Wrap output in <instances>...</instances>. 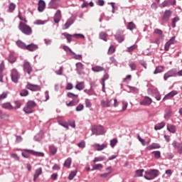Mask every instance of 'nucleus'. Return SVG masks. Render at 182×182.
Masks as SVG:
<instances>
[{"instance_id":"1","label":"nucleus","mask_w":182,"mask_h":182,"mask_svg":"<svg viewBox=\"0 0 182 182\" xmlns=\"http://www.w3.org/2000/svg\"><path fill=\"white\" fill-rule=\"evenodd\" d=\"M18 29L22 32V33H24V35H32V28L25 22L19 23Z\"/></svg>"},{"instance_id":"2","label":"nucleus","mask_w":182,"mask_h":182,"mask_svg":"<svg viewBox=\"0 0 182 182\" xmlns=\"http://www.w3.org/2000/svg\"><path fill=\"white\" fill-rule=\"evenodd\" d=\"M33 107H36V102L32 100H29L27 102L23 110L27 114H30L31 113H33Z\"/></svg>"},{"instance_id":"3","label":"nucleus","mask_w":182,"mask_h":182,"mask_svg":"<svg viewBox=\"0 0 182 182\" xmlns=\"http://www.w3.org/2000/svg\"><path fill=\"white\" fill-rule=\"evenodd\" d=\"M92 134H95V136H100L102 134H105V127H103V126L102 125H92Z\"/></svg>"},{"instance_id":"4","label":"nucleus","mask_w":182,"mask_h":182,"mask_svg":"<svg viewBox=\"0 0 182 182\" xmlns=\"http://www.w3.org/2000/svg\"><path fill=\"white\" fill-rule=\"evenodd\" d=\"M145 174L148 175L144 176V178H146V180H153L159 176V170L150 169L149 171H146L145 172Z\"/></svg>"},{"instance_id":"5","label":"nucleus","mask_w":182,"mask_h":182,"mask_svg":"<svg viewBox=\"0 0 182 182\" xmlns=\"http://www.w3.org/2000/svg\"><path fill=\"white\" fill-rule=\"evenodd\" d=\"M23 69L26 73H28V75H31V73L33 72V69L32 68V65H31V63L26 60L23 62Z\"/></svg>"},{"instance_id":"6","label":"nucleus","mask_w":182,"mask_h":182,"mask_svg":"<svg viewBox=\"0 0 182 182\" xmlns=\"http://www.w3.org/2000/svg\"><path fill=\"white\" fill-rule=\"evenodd\" d=\"M11 80L14 82V83H18V82H19V72H18V70L16 69H13L11 70Z\"/></svg>"},{"instance_id":"7","label":"nucleus","mask_w":182,"mask_h":182,"mask_svg":"<svg viewBox=\"0 0 182 182\" xmlns=\"http://www.w3.org/2000/svg\"><path fill=\"white\" fill-rule=\"evenodd\" d=\"M26 87V89H28V90H31V92H38L41 90V86L38 85L31 84L29 82H28Z\"/></svg>"},{"instance_id":"8","label":"nucleus","mask_w":182,"mask_h":182,"mask_svg":"<svg viewBox=\"0 0 182 182\" xmlns=\"http://www.w3.org/2000/svg\"><path fill=\"white\" fill-rule=\"evenodd\" d=\"M153 102L151 98L149 97H145L140 102L141 106H150L151 103Z\"/></svg>"},{"instance_id":"9","label":"nucleus","mask_w":182,"mask_h":182,"mask_svg":"<svg viewBox=\"0 0 182 182\" xmlns=\"http://www.w3.org/2000/svg\"><path fill=\"white\" fill-rule=\"evenodd\" d=\"M92 147L97 151H102V150H105V149H107V144H103L102 145L99 144H94Z\"/></svg>"},{"instance_id":"10","label":"nucleus","mask_w":182,"mask_h":182,"mask_svg":"<svg viewBox=\"0 0 182 182\" xmlns=\"http://www.w3.org/2000/svg\"><path fill=\"white\" fill-rule=\"evenodd\" d=\"M24 151H26L33 156H36L37 157H45V154H43V152H38L31 149H24Z\"/></svg>"},{"instance_id":"11","label":"nucleus","mask_w":182,"mask_h":182,"mask_svg":"<svg viewBox=\"0 0 182 182\" xmlns=\"http://www.w3.org/2000/svg\"><path fill=\"white\" fill-rule=\"evenodd\" d=\"M76 66V72H77V73L79 75H82V73H83V70H85V65H83V63L78 62L75 64Z\"/></svg>"},{"instance_id":"12","label":"nucleus","mask_w":182,"mask_h":182,"mask_svg":"<svg viewBox=\"0 0 182 182\" xmlns=\"http://www.w3.org/2000/svg\"><path fill=\"white\" fill-rule=\"evenodd\" d=\"M60 2V0H51L49 3V7L51 9H58L59 7V3Z\"/></svg>"},{"instance_id":"13","label":"nucleus","mask_w":182,"mask_h":182,"mask_svg":"<svg viewBox=\"0 0 182 182\" xmlns=\"http://www.w3.org/2000/svg\"><path fill=\"white\" fill-rule=\"evenodd\" d=\"M169 5H176V0H165L160 4V7L166 8V6H169Z\"/></svg>"},{"instance_id":"14","label":"nucleus","mask_w":182,"mask_h":182,"mask_svg":"<svg viewBox=\"0 0 182 182\" xmlns=\"http://www.w3.org/2000/svg\"><path fill=\"white\" fill-rule=\"evenodd\" d=\"M101 106L102 107H112V100H104L101 101Z\"/></svg>"},{"instance_id":"15","label":"nucleus","mask_w":182,"mask_h":182,"mask_svg":"<svg viewBox=\"0 0 182 182\" xmlns=\"http://www.w3.org/2000/svg\"><path fill=\"white\" fill-rule=\"evenodd\" d=\"M60 19H62V13L60 10H58L54 16V22L55 23H59Z\"/></svg>"},{"instance_id":"16","label":"nucleus","mask_w":182,"mask_h":182,"mask_svg":"<svg viewBox=\"0 0 182 182\" xmlns=\"http://www.w3.org/2000/svg\"><path fill=\"white\" fill-rule=\"evenodd\" d=\"M94 86L91 85L90 90H85L84 92L88 95V96H97V94H96V92H95V90L93 89Z\"/></svg>"},{"instance_id":"17","label":"nucleus","mask_w":182,"mask_h":182,"mask_svg":"<svg viewBox=\"0 0 182 182\" xmlns=\"http://www.w3.org/2000/svg\"><path fill=\"white\" fill-rule=\"evenodd\" d=\"M172 146L174 147V149H177L179 154H182V143L177 144V141H174L172 143Z\"/></svg>"},{"instance_id":"18","label":"nucleus","mask_w":182,"mask_h":182,"mask_svg":"<svg viewBox=\"0 0 182 182\" xmlns=\"http://www.w3.org/2000/svg\"><path fill=\"white\" fill-rule=\"evenodd\" d=\"M36 49H38V45L34 43H31L26 46V50H29V52H33L36 50Z\"/></svg>"},{"instance_id":"19","label":"nucleus","mask_w":182,"mask_h":182,"mask_svg":"<svg viewBox=\"0 0 182 182\" xmlns=\"http://www.w3.org/2000/svg\"><path fill=\"white\" fill-rule=\"evenodd\" d=\"M45 8H46V4L43 0H40L38 2V10L39 12H43V11H45Z\"/></svg>"},{"instance_id":"20","label":"nucleus","mask_w":182,"mask_h":182,"mask_svg":"<svg viewBox=\"0 0 182 182\" xmlns=\"http://www.w3.org/2000/svg\"><path fill=\"white\" fill-rule=\"evenodd\" d=\"M178 92L177 91H172L167 94L163 99V100H168V99H173L176 95H177Z\"/></svg>"},{"instance_id":"21","label":"nucleus","mask_w":182,"mask_h":182,"mask_svg":"<svg viewBox=\"0 0 182 182\" xmlns=\"http://www.w3.org/2000/svg\"><path fill=\"white\" fill-rule=\"evenodd\" d=\"M42 174V168H38L36 170V172L33 176V181H36L39 176Z\"/></svg>"},{"instance_id":"22","label":"nucleus","mask_w":182,"mask_h":182,"mask_svg":"<svg viewBox=\"0 0 182 182\" xmlns=\"http://www.w3.org/2000/svg\"><path fill=\"white\" fill-rule=\"evenodd\" d=\"M171 15H173V11H171V10H166L164 14V19H165L166 21H168Z\"/></svg>"},{"instance_id":"23","label":"nucleus","mask_w":182,"mask_h":182,"mask_svg":"<svg viewBox=\"0 0 182 182\" xmlns=\"http://www.w3.org/2000/svg\"><path fill=\"white\" fill-rule=\"evenodd\" d=\"M160 147H161L160 144L153 143L146 147V150H154L155 149H160Z\"/></svg>"},{"instance_id":"24","label":"nucleus","mask_w":182,"mask_h":182,"mask_svg":"<svg viewBox=\"0 0 182 182\" xmlns=\"http://www.w3.org/2000/svg\"><path fill=\"white\" fill-rule=\"evenodd\" d=\"M16 44L17 45V46L18 48H20L21 49H23V50H26V44L21 41V40H18L16 42Z\"/></svg>"},{"instance_id":"25","label":"nucleus","mask_w":182,"mask_h":182,"mask_svg":"<svg viewBox=\"0 0 182 182\" xmlns=\"http://www.w3.org/2000/svg\"><path fill=\"white\" fill-rule=\"evenodd\" d=\"M63 36H65V39H67L68 43H70L72 42V38H73V35L69 34L68 33H63Z\"/></svg>"},{"instance_id":"26","label":"nucleus","mask_w":182,"mask_h":182,"mask_svg":"<svg viewBox=\"0 0 182 182\" xmlns=\"http://www.w3.org/2000/svg\"><path fill=\"white\" fill-rule=\"evenodd\" d=\"M79 102H80L79 99H76L75 100H73L69 103H67L66 106H68V107H72L73 106H76V105H77Z\"/></svg>"},{"instance_id":"27","label":"nucleus","mask_w":182,"mask_h":182,"mask_svg":"<svg viewBox=\"0 0 182 182\" xmlns=\"http://www.w3.org/2000/svg\"><path fill=\"white\" fill-rule=\"evenodd\" d=\"M92 72L99 73V72H103L105 70V68L102 66H94L92 68Z\"/></svg>"},{"instance_id":"28","label":"nucleus","mask_w":182,"mask_h":182,"mask_svg":"<svg viewBox=\"0 0 182 182\" xmlns=\"http://www.w3.org/2000/svg\"><path fill=\"white\" fill-rule=\"evenodd\" d=\"M73 18H69L64 25L63 29H69L71 25H73Z\"/></svg>"},{"instance_id":"29","label":"nucleus","mask_w":182,"mask_h":182,"mask_svg":"<svg viewBox=\"0 0 182 182\" xmlns=\"http://www.w3.org/2000/svg\"><path fill=\"white\" fill-rule=\"evenodd\" d=\"M167 130L169 131L170 133H176V125H173L171 124H168L167 125Z\"/></svg>"},{"instance_id":"30","label":"nucleus","mask_w":182,"mask_h":182,"mask_svg":"<svg viewBox=\"0 0 182 182\" xmlns=\"http://www.w3.org/2000/svg\"><path fill=\"white\" fill-rule=\"evenodd\" d=\"M154 33H156V35H159L160 37V39L163 40L164 38V35L163 34V31L159 28H156L154 31Z\"/></svg>"},{"instance_id":"31","label":"nucleus","mask_w":182,"mask_h":182,"mask_svg":"<svg viewBox=\"0 0 182 182\" xmlns=\"http://www.w3.org/2000/svg\"><path fill=\"white\" fill-rule=\"evenodd\" d=\"M67 96L70 99H73V100H76V99H79V95H75L73 92H68L67 94Z\"/></svg>"},{"instance_id":"32","label":"nucleus","mask_w":182,"mask_h":182,"mask_svg":"<svg viewBox=\"0 0 182 182\" xmlns=\"http://www.w3.org/2000/svg\"><path fill=\"white\" fill-rule=\"evenodd\" d=\"M75 89H77V90H83V89H85V82H81L75 85Z\"/></svg>"},{"instance_id":"33","label":"nucleus","mask_w":182,"mask_h":182,"mask_svg":"<svg viewBox=\"0 0 182 182\" xmlns=\"http://www.w3.org/2000/svg\"><path fill=\"white\" fill-rule=\"evenodd\" d=\"M100 39H102V41H105V42H107V33L105 32H101L100 33Z\"/></svg>"},{"instance_id":"34","label":"nucleus","mask_w":182,"mask_h":182,"mask_svg":"<svg viewBox=\"0 0 182 182\" xmlns=\"http://www.w3.org/2000/svg\"><path fill=\"white\" fill-rule=\"evenodd\" d=\"M71 165H72V159L71 158L67 159L64 163V167H67L68 168H70Z\"/></svg>"},{"instance_id":"35","label":"nucleus","mask_w":182,"mask_h":182,"mask_svg":"<svg viewBox=\"0 0 182 182\" xmlns=\"http://www.w3.org/2000/svg\"><path fill=\"white\" fill-rule=\"evenodd\" d=\"M49 150H50V153H51L53 156H55L56 154V152L58 151V149H56V147H55V146L53 145H50L49 146Z\"/></svg>"},{"instance_id":"36","label":"nucleus","mask_w":182,"mask_h":182,"mask_svg":"<svg viewBox=\"0 0 182 182\" xmlns=\"http://www.w3.org/2000/svg\"><path fill=\"white\" fill-rule=\"evenodd\" d=\"M3 109H8L9 110H11V109H14V107L11 105L9 102H6L4 104H2Z\"/></svg>"},{"instance_id":"37","label":"nucleus","mask_w":182,"mask_h":182,"mask_svg":"<svg viewBox=\"0 0 182 182\" xmlns=\"http://www.w3.org/2000/svg\"><path fill=\"white\" fill-rule=\"evenodd\" d=\"M166 126V122H161L156 125H155L154 129L155 130H161V129H163Z\"/></svg>"},{"instance_id":"38","label":"nucleus","mask_w":182,"mask_h":182,"mask_svg":"<svg viewBox=\"0 0 182 182\" xmlns=\"http://www.w3.org/2000/svg\"><path fill=\"white\" fill-rule=\"evenodd\" d=\"M161 72H164V67L163 66H158L155 71H154V75H157V73H161Z\"/></svg>"},{"instance_id":"39","label":"nucleus","mask_w":182,"mask_h":182,"mask_svg":"<svg viewBox=\"0 0 182 182\" xmlns=\"http://www.w3.org/2000/svg\"><path fill=\"white\" fill-rule=\"evenodd\" d=\"M178 21H180V17L178 16H176L172 19V23H171L172 28H176V23H177Z\"/></svg>"},{"instance_id":"40","label":"nucleus","mask_w":182,"mask_h":182,"mask_svg":"<svg viewBox=\"0 0 182 182\" xmlns=\"http://www.w3.org/2000/svg\"><path fill=\"white\" fill-rule=\"evenodd\" d=\"M28 95H29V91H28L27 90L24 89L20 92V96H21L23 97H25Z\"/></svg>"},{"instance_id":"41","label":"nucleus","mask_w":182,"mask_h":182,"mask_svg":"<svg viewBox=\"0 0 182 182\" xmlns=\"http://www.w3.org/2000/svg\"><path fill=\"white\" fill-rule=\"evenodd\" d=\"M122 112H126V110L127 109V107L129 106V103H127V102L126 101H122Z\"/></svg>"},{"instance_id":"42","label":"nucleus","mask_w":182,"mask_h":182,"mask_svg":"<svg viewBox=\"0 0 182 182\" xmlns=\"http://www.w3.org/2000/svg\"><path fill=\"white\" fill-rule=\"evenodd\" d=\"M129 66L131 68L132 70H136L137 68V65H136V63L132 61L129 63Z\"/></svg>"},{"instance_id":"43","label":"nucleus","mask_w":182,"mask_h":182,"mask_svg":"<svg viewBox=\"0 0 182 182\" xmlns=\"http://www.w3.org/2000/svg\"><path fill=\"white\" fill-rule=\"evenodd\" d=\"M73 36L75 38V39H85V36L80 33L73 34Z\"/></svg>"},{"instance_id":"44","label":"nucleus","mask_w":182,"mask_h":182,"mask_svg":"<svg viewBox=\"0 0 182 182\" xmlns=\"http://www.w3.org/2000/svg\"><path fill=\"white\" fill-rule=\"evenodd\" d=\"M152 154H154L155 159H160L161 157V152L160 151H152Z\"/></svg>"},{"instance_id":"45","label":"nucleus","mask_w":182,"mask_h":182,"mask_svg":"<svg viewBox=\"0 0 182 182\" xmlns=\"http://www.w3.org/2000/svg\"><path fill=\"white\" fill-rule=\"evenodd\" d=\"M92 168V170H102L103 165H102V164H95Z\"/></svg>"},{"instance_id":"46","label":"nucleus","mask_w":182,"mask_h":182,"mask_svg":"<svg viewBox=\"0 0 182 182\" xmlns=\"http://www.w3.org/2000/svg\"><path fill=\"white\" fill-rule=\"evenodd\" d=\"M15 8H16V5H15V4H14V3H11L9 5V12H14V11H15Z\"/></svg>"},{"instance_id":"47","label":"nucleus","mask_w":182,"mask_h":182,"mask_svg":"<svg viewBox=\"0 0 182 182\" xmlns=\"http://www.w3.org/2000/svg\"><path fill=\"white\" fill-rule=\"evenodd\" d=\"M128 29H129V31H133V29H136V24H134V23L133 22H129L128 24Z\"/></svg>"},{"instance_id":"48","label":"nucleus","mask_w":182,"mask_h":182,"mask_svg":"<svg viewBox=\"0 0 182 182\" xmlns=\"http://www.w3.org/2000/svg\"><path fill=\"white\" fill-rule=\"evenodd\" d=\"M107 79H109V74L106 73L102 79L101 85H103L105 86V83L106 80H107Z\"/></svg>"},{"instance_id":"49","label":"nucleus","mask_w":182,"mask_h":182,"mask_svg":"<svg viewBox=\"0 0 182 182\" xmlns=\"http://www.w3.org/2000/svg\"><path fill=\"white\" fill-rule=\"evenodd\" d=\"M105 160V156L95 157L93 160V163H97V161H103Z\"/></svg>"},{"instance_id":"50","label":"nucleus","mask_w":182,"mask_h":182,"mask_svg":"<svg viewBox=\"0 0 182 182\" xmlns=\"http://www.w3.org/2000/svg\"><path fill=\"white\" fill-rule=\"evenodd\" d=\"M135 49H137V45H133L127 48V51L130 53V52H133V50H134Z\"/></svg>"},{"instance_id":"51","label":"nucleus","mask_w":182,"mask_h":182,"mask_svg":"<svg viewBox=\"0 0 182 182\" xmlns=\"http://www.w3.org/2000/svg\"><path fill=\"white\" fill-rule=\"evenodd\" d=\"M115 50H116V48H114V46H110V47L108 50V54L112 55V53H114Z\"/></svg>"},{"instance_id":"52","label":"nucleus","mask_w":182,"mask_h":182,"mask_svg":"<svg viewBox=\"0 0 182 182\" xmlns=\"http://www.w3.org/2000/svg\"><path fill=\"white\" fill-rule=\"evenodd\" d=\"M143 173H144V169H139V170L136 171V174L137 177H142Z\"/></svg>"},{"instance_id":"53","label":"nucleus","mask_w":182,"mask_h":182,"mask_svg":"<svg viewBox=\"0 0 182 182\" xmlns=\"http://www.w3.org/2000/svg\"><path fill=\"white\" fill-rule=\"evenodd\" d=\"M63 48L64 49V50H65V52H70V53L75 55V52H73L72 49H70L68 46H63Z\"/></svg>"},{"instance_id":"54","label":"nucleus","mask_w":182,"mask_h":182,"mask_svg":"<svg viewBox=\"0 0 182 182\" xmlns=\"http://www.w3.org/2000/svg\"><path fill=\"white\" fill-rule=\"evenodd\" d=\"M9 62H10V63H15V62H16V57L10 55L9 58Z\"/></svg>"},{"instance_id":"55","label":"nucleus","mask_w":182,"mask_h":182,"mask_svg":"<svg viewBox=\"0 0 182 182\" xmlns=\"http://www.w3.org/2000/svg\"><path fill=\"white\" fill-rule=\"evenodd\" d=\"M165 119H170L171 117V109H168L164 115Z\"/></svg>"},{"instance_id":"56","label":"nucleus","mask_w":182,"mask_h":182,"mask_svg":"<svg viewBox=\"0 0 182 182\" xmlns=\"http://www.w3.org/2000/svg\"><path fill=\"white\" fill-rule=\"evenodd\" d=\"M117 40L118 41V42H119V43H122V42H123V41H124V36H116Z\"/></svg>"},{"instance_id":"57","label":"nucleus","mask_w":182,"mask_h":182,"mask_svg":"<svg viewBox=\"0 0 182 182\" xmlns=\"http://www.w3.org/2000/svg\"><path fill=\"white\" fill-rule=\"evenodd\" d=\"M75 177H76V171H71L68 176V178L70 180H73V178H75Z\"/></svg>"},{"instance_id":"58","label":"nucleus","mask_w":182,"mask_h":182,"mask_svg":"<svg viewBox=\"0 0 182 182\" xmlns=\"http://www.w3.org/2000/svg\"><path fill=\"white\" fill-rule=\"evenodd\" d=\"M73 59H75L76 60H82V55H76V53L73 54Z\"/></svg>"},{"instance_id":"59","label":"nucleus","mask_w":182,"mask_h":182,"mask_svg":"<svg viewBox=\"0 0 182 182\" xmlns=\"http://www.w3.org/2000/svg\"><path fill=\"white\" fill-rule=\"evenodd\" d=\"M85 109V106H83L82 104H80L77 107H76V111L77 112H82Z\"/></svg>"},{"instance_id":"60","label":"nucleus","mask_w":182,"mask_h":182,"mask_svg":"<svg viewBox=\"0 0 182 182\" xmlns=\"http://www.w3.org/2000/svg\"><path fill=\"white\" fill-rule=\"evenodd\" d=\"M66 90H72L73 89V84L68 82L65 87Z\"/></svg>"},{"instance_id":"61","label":"nucleus","mask_w":182,"mask_h":182,"mask_svg":"<svg viewBox=\"0 0 182 182\" xmlns=\"http://www.w3.org/2000/svg\"><path fill=\"white\" fill-rule=\"evenodd\" d=\"M117 144V139H114L110 141V146L111 147H114Z\"/></svg>"},{"instance_id":"62","label":"nucleus","mask_w":182,"mask_h":182,"mask_svg":"<svg viewBox=\"0 0 182 182\" xmlns=\"http://www.w3.org/2000/svg\"><path fill=\"white\" fill-rule=\"evenodd\" d=\"M85 102L86 107H92V102L89 99H85Z\"/></svg>"},{"instance_id":"63","label":"nucleus","mask_w":182,"mask_h":182,"mask_svg":"<svg viewBox=\"0 0 182 182\" xmlns=\"http://www.w3.org/2000/svg\"><path fill=\"white\" fill-rule=\"evenodd\" d=\"M168 42L170 45H174L177 41H176V37L173 36Z\"/></svg>"},{"instance_id":"64","label":"nucleus","mask_w":182,"mask_h":182,"mask_svg":"<svg viewBox=\"0 0 182 182\" xmlns=\"http://www.w3.org/2000/svg\"><path fill=\"white\" fill-rule=\"evenodd\" d=\"M112 106H113V107H117L119 106V101L117 100V99H114V102Z\"/></svg>"}]
</instances>
